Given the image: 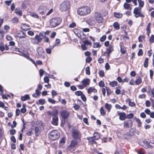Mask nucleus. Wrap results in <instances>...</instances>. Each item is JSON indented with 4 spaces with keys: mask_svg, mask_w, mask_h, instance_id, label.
I'll use <instances>...</instances> for the list:
<instances>
[{
    "mask_svg": "<svg viewBox=\"0 0 154 154\" xmlns=\"http://www.w3.org/2000/svg\"><path fill=\"white\" fill-rule=\"evenodd\" d=\"M91 11L90 7L88 6H83L79 8L77 10V13L81 16L86 15L89 14Z\"/></svg>",
    "mask_w": 154,
    "mask_h": 154,
    "instance_id": "nucleus-1",
    "label": "nucleus"
},
{
    "mask_svg": "<svg viewBox=\"0 0 154 154\" xmlns=\"http://www.w3.org/2000/svg\"><path fill=\"white\" fill-rule=\"evenodd\" d=\"M62 19L59 17H54L49 21V26L52 28H54L59 25L61 23Z\"/></svg>",
    "mask_w": 154,
    "mask_h": 154,
    "instance_id": "nucleus-2",
    "label": "nucleus"
},
{
    "mask_svg": "<svg viewBox=\"0 0 154 154\" xmlns=\"http://www.w3.org/2000/svg\"><path fill=\"white\" fill-rule=\"evenodd\" d=\"M60 134L57 130H53L48 133V137L50 139L52 140H55L60 137Z\"/></svg>",
    "mask_w": 154,
    "mask_h": 154,
    "instance_id": "nucleus-3",
    "label": "nucleus"
},
{
    "mask_svg": "<svg viewBox=\"0 0 154 154\" xmlns=\"http://www.w3.org/2000/svg\"><path fill=\"white\" fill-rule=\"evenodd\" d=\"M70 7L69 2L65 1L62 2L60 5V9L62 11H65L68 10Z\"/></svg>",
    "mask_w": 154,
    "mask_h": 154,
    "instance_id": "nucleus-4",
    "label": "nucleus"
},
{
    "mask_svg": "<svg viewBox=\"0 0 154 154\" xmlns=\"http://www.w3.org/2000/svg\"><path fill=\"white\" fill-rule=\"evenodd\" d=\"M78 145V142L75 140H72L68 147V149L71 152L74 151Z\"/></svg>",
    "mask_w": 154,
    "mask_h": 154,
    "instance_id": "nucleus-5",
    "label": "nucleus"
},
{
    "mask_svg": "<svg viewBox=\"0 0 154 154\" xmlns=\"http://www.w3.org/2000/svg\"><path fill=\"white\" fill-rule=\"evenodd\" d=\"M133 13L136 18L139 17H144V15L141 13V9L140 8H135L134 10Z\"/></svg>",
    "mask_w": 154,
    "mask_h": 154,
    "instance_id": "nucleus-6",
    "label": "nucleus"
},
{
    "mask_svg": "<svg viewBox=\"0 0 154 154\" xmlns=\"http://www.w3.org/2000/svg\"><path fill=\"white\" fill-rule=\"evenodd\" d=\"M90 81L89 79L88 78L85 79L82 81L81 82L82 83V85H79L78 86V87L79 89H82L88 85L90 83Z\"/></svg>",
    "mask_w": 154,
    "mask_h": 154,
    "instance_id": "nucleus-7",
    "label": "nucleus"
},
{
    "mask_svg": "<svg viewBox=\"0 0 154 154\" xmlns=\"http://www.w3.org/2000/svg\"><path fill=\"white\" fill-rule=\"evenodd\" d=\"M72 135L73 137L75 139H80L81 134L78 130L73 129L72 130Z\"/></svg>",
    "mask_w": 154,
    "mask_h": 154,
    "instance_id": "nucleus-8",
    "label": "nucleus"
},
{
    "mask_svg": "<svg viewBox=\"0 0 154 154\" xmlns=\"http://www.w3.org/2000/svg\"><path fill=\"white\" fill-rule=\"evenodd\" d=\"M94 18L98 23H101L103 21V19L101 14L98 12H96L94 14Z\"/></svg>",
    "mask_w": 154,
    "mask_h": 154,
    "instance_id": "nucleus-9",
    "label": "nucleus"
},
{
    "mask_svg": "<svg viewBox=\"0 0 154 154\" xmlns=\"http://www.w3.org/2000/svg\"><path fill=\"white\" fill-rule=\"evenodd\" d=\"M36 51L38 53V57H40L44 56L45 51L42 47H38L36 48Z\"/></svg>",
    "mask_w": 154,
    "mask_h": 154,
    "instance_id": "nucleus-10",
    "label": "nucleus"
},
{
    "mask_svg": "<svg viewBox=\"0 0 154 154\" xmlns=\"http://www.w3.org/2000/svg\"><path fill=\"white\" fill-rule=\"evenodd\" d=\"M113 50V45H110L108 48L106 49V51L104 53V55L107 57L109 56V54Z\"/></svg>",
    "mask_w": 154,
    "mask_h": 154,
    "instance_id": "nucleus-11",
    "label": "nucleus"
},
{
    "mask_svg": "<svg viewBox=\"0 0 154 154\" xmlns=\"http://www.w3.org/2000/svg\"><path fill=\"white\" fill-rule=\"evenodd\" d=\"M43 126L42 123H41L39 126L35 127V135L36 136H38L40 131V130L43 129Z\"/></svg>",
    "mask_w": 154,
    "mask_h": 154,
    "instance_id": "nucleus-12",
    "label": "nucleus"
},
{
    "mask_svg": "<svg viewBox=\"0 0 154 154\" xmlns=\"http://www.w3.org/2000/svg\"><path fill=\"white\" fill-rule=\"evenodd\" d=\"M60 115L63 119H65L67 118L69 116V113L68 111L63 110L61 111Z\"/></svg>",
    "mask_w": 154,
    "mask_h": 154,
    "instance_id": "nucleus-13",
    "label": "nucleus"
},
{
    "mask_svg": "<svg viewBox=\"0 0 154 154\" xmlns=\"http://www.w3.org/2000/svg\"><path fill=\"white\" fill-rule=\"evenodd\" d=\"M117 114L119 116V119L121 120H124L125 119L127 118L126 115L125 113L124 112H120L118 111L117 112Z\"/></svg>",
    "mask_w": 154,
    "mask_h": 154,
    "instance_id": "nucleus-14",
    "label": "nucleus"
},
{
    "mask_svg": "<svg viewBox=\"0 0 154 154\" xmlns=\"http://www.w3.org/2000/svg\"><path fill=\"white\" fill-rule=\"evenodd\" d=\"M58 117H53L51 121V123L53 125L57 126L58 125Z\"/></svg>",
    "mask_w": 154,
    "mask_h": 154,
    "instance_id": "nucleus-15",
    "label": "nucleus"
},
{
    "mask_svg": "<svg viewBox=\"0 0 154 154\" xmlns=\"http://www.w3.org/2000/svg\"><path fill=\"white\" fill-rule=\"evenodd\" d=\"M143 143L142 146L145 148H151L152 149L153 147V146L150 145L149 143L147 141H144Z\"/></svg>",
    "mask_w": 154,
    "mask_h": 154,
    "instance_id": "nucleus-16",
    "label": "nucleus"
},
{
    "mask_svg": "<svg viewBox=\"0 0 154 154\" xmlns=\"http://www.w3.org/2000/svg\"><path fill=\"white\" fill-rule=\"evenodd\" d=\"M47 8L45 7L41 6L38 8V11L40 14H45L47 11Z\"/></svg>",
    "mask_w": 154,
    "mask_h": 154,
    "instance_id": "nucleus-17",
    "label": "nucleus"
},
{
    "mask_svg": "<svg viewBox=\"0 0 154 154\" xmlns=\"http://www.w3.org/2000/svg\"><path fill=\"white\" fill-rule=\"evenodd\" d=\"M87 23L89 25L92 26L95 24L96 22L92 18H89L87 20Z\"/></svg>",
    "mask_w": 154,
    "mask_h": 154,
    "instance_id": "nucleus-18",
    "label": "nucleus"
},
{
    "mask_svg": "<svg viewBox=\"0 0 154 154\" xmlns=\"http://www.w3.org/2000/svg\"><path fill=\"white\" fill-rule=\"evenodd\" d=\"M21 28L24 31H27L30 29V26L26 24H23L21 26Z\"/></svg>",
    "mask_w": 154,
    "mask_h": 154,
    "instance_id": "nucleus-19",
    "label": "nucleus"
},
{
    "mask_svg": "<svg viewBox=\"0 0 154 154\" xmlns=\"http://www.w3.org/2000/svg\"><path fill=\"white\" fill-rule=\"evenodd\" d=\"M20 55L28 59H30L29 54L27 52H24L23 53H21Z\"/></svg>",
    "mask_w": 154,
    "mask_h": 154,
    "instance_id": "nucleus-20",
    "label": "nucleus"
},
{
    "mask_svg": "<svg viewBox=\"0 0 154 154\" xmlns=\"http://www.w3.org/2000/svg\"><path fill=\"white\" fill-rule=\"evenodd\" d=\"M129 123L131 124V127H132V121H131V120H128L127 122H124V127L125 128H129Z\"/></svg>",
    "mask_w": 154,
    "mask_h": 154,
    "instance_id": "nucleus-21",
    "label": "nucleus"
},
{
    "mask_svg": "<svg viewBox=\"0 0 154 154\" xmlns=\"http://www.w3.org/2000/svg\"><path fill=\"white\" fill-rule=\"evenodd\" d=\"M17 36L20 38H25L26 34L23 32L20 31L17 33Z\"/></svg>",
    "mask_w": 154,
    "mask_h": 154,
    "instance_id": "nucleus-22",
    "label": "nucleus"
},
{
    "mask_svg": "<svg viewBox=\"0 0 154 154\" xmlns=\"http://www.w3.org/2000/svg\"><path fill=\"white\" fill-rule=\"evenodd\" d=\"M104 107L107 110L108 112H109L110 111L112 108V105L111 104H109L108 103H105Z\"/></svg>",
    "mask_w": 154,
    "mask_h": 154,
    "instance_id": "nucleus-23",
    "label": "nucleus"
},
{
    "mask_svg": "<svg viewBox=\"0 0 154 154\" xmlns=\"http://www.w3.org/2000/svg\"><path fill=\"white\" fill-rule=\"evenodd\" d=\"M58 113V111L57 109H54L52 111L51 115L53 116V117H58L57 115Z\"/></svg>",
    "mask_w": 154,
    "mask_h": 154,
    "instance_id": "nucleus-24",
    "label": "nucleus"
},
{
    "mask_svg": "<svg viewBox=\"0 0 154 154\" xmlns=\"http://www.w3.org/2000/svg\"><path fill=\"white\" fill-rule=\"evenodd\" d=\"M139 4V7L138 8H140L141 9L144 5V2L142 0H137Z\"/></svg>",
    "mask_w": 154,
    "mask_h": 154,
    "instance_id": "nucleus-25",
    "label": "nucleus"
},
{
    "mask_svg": "<svg viewBox=\"0 0 154 154\" xmlns=\"http://www.w3.org/2000/svg\"><path fill=\"white\" fill-rule=\"evenodd\" d=\"M97 92V90L92 87H90L88 89V94H90L92 92L96 93Z\"/></svg>",
    "mask_w": 154,
    "mask_h": 154,
    "instance_id": "nucleus-26",
    "label": "nucleus"
},
{
    "mask_svg": "<svg viewBox=\"0 0 154 154\" xmlns=\"http://www.w3.org/2000/svg\"><path fill=\"white\" fill-rule=\"evenodd\" d=\"M21 99L22 101H24L27 100H29L30 97L28 94H26L22 97L21 98Z\"/></svg>",
    "mask_w": 154,
    "mask_h": 154,
    "instance_id": "nucleus-27",
    "label": "nucleus"
},
{
    "mask_svg": "<svg viewBox=\"0 0 154 154\" xmlns=\"http://www.w3.org/2000/svg\"><path fill=\"white\" fill-rule=\"evenodd\" d=\"M148 90L149 93H151L150 96L154 98V88L151 89L150 87L149 86Z\"/></svg>",
    "mask_w": 154,
    "mask_h": 154,
    "instance_id": "nucleus-28",
    "label": "nucleus"
},
{
    "mask_svg": "<svg viewBox=\"0 0 154 154\" xmlns=\"http://www.w3.org/2000/svg\"><path fill=\"white\" fill-rule=\"evenodd\" d=\"M40 91L38 90H35V93L32 94V96L35 98L37 97L40 94Z\"/></svg>",
    "mask_w": 154,
    "mask_h": 154,
    "instance_id": "nucleus-29",
    "label": "nucleus"
},
{
    "mask_svg": "<svg viewBox=\"0 0 154 154\" xmlns=\"http://www.w3.org/2000/svg\"><path fill=\"white\" fill-rule=\"evenodd\" d=\"M94 139L95 140H97L99 139L100 137V135L97 133H94L93 134V137Z\"/></svg>",
    "mask_w": 154,
    "mask_h": 154,
    "instance_id": "nucleus-30",
    "label": "nucleus"
},
{
    "mask_svg": "<svg viewBox=\"0 0 154 154\" xmlns=\"http://www.w3.org/2000/svg\"><path fill=\"white\" fill-rule=\"evenodd\" d=\"M113 26L116 30H119L120 29V26L119 23L117 22H115L113 24Z\"/></svg>",
    "mask_w": 154,
    "mask_h": 154,
    "instance_id": "nucleus-31",
    "label": "nucleus"
},
{
    "mask_svg": "<svg viewBox=\"0 0 154 154\" xmlns=\"http://www.w3.org/2000/svg\"><path fill=\"white\" fill-rule=\"evenodd\" d=\"M124 7L126 9H131V8L130 5L127 3H125L124 5Z\"/></svg>",
    "mask_w": 154,
    "mask_h": 154,
    "instance_id": "nucleus-32",
    "label": "nucleus"
},
{
    "mask_svg": "<svg viewBox=\"0 0 154 154\" xmlns=\"http://www.w3.org/2000/svg\"><path fill=\"white\" fill-rule=\"evenodd\" d=\"M142 82V79L140 77H139L135 81V83L137 85H139Z\"/></svg>",
    "mask_w": 154,
    "mask_h": 154,
    "instance_id": "nucleus-33",
    "label": "nucleus"
},
{
    "mask_svg": "<svg viewBox=\"0 0 154 154\" xmlns=\"http://www.w3.org/2000/svg\"><path fill=\"white\" fill-rule=\"evenodd\" d=\"M93 47L94 48H100L101 47V45L98 42H94L93 43Z\"/></svg>",
    "mask_w": 154,
    "mask_h": 154,
    "instance_id": "nucleus-34",
    "label": "nucleus"
},
{
    "mask_svg": "<svg viewBox=\"0 0 154 154\" xmlns=\"http://www.w3.org/2000/svg\"><path fill=\"white\" fill-rule=\"evenodd\" d=\"M45 103V100L44 99H40L38 100V102H37V104L43 105Z\"/></svg>",
    "mask_w": 154,
    "mask_h": 154,
    "instance_id": "nucleus-35",
    "label": "nucleus"
},
{
    "mask_svg": "<svg viewBox=\"0 0 154 154\" xmlns=\"http://www.w3.org/2000/svg\"><path fill=\"white\" fill-rule=\"evenodd\" d=\"M31 42L34 44L36 45L39 44L38 43L37 41V40L35 38H31Z\"/></svg>",
    "mask_w": 154,
    "mask_h": 154,
    "instance_id": "nucleus-36",
    "label": "nucleus"
},
{
    "mask_svg": "<svg viewBox=\"0 0 154 154\" xmlns=\"http://www.w3.org/2000/svg\"><path fill=\"white\" fill-rule=\"evenodd\" d=\"M127 102H129V106L133 107L135 105V104L133 102H131V100L130 99H128L126 100Z\"/></svg>",
    "mask_w": 154,
    "mask_h": 154,
    "instance_id": "nucleus-37",
    "label": "nucleus"
},
{
    "mask_svg": "<svg viewBox=\"0 0 154 154\" xmlns=\"http://www.w3.org/2000/svg\"><path fill=\"white\" fill-rule=\"evenodd\" d=\"M15 13L17 15L20 16H22V11L20 10L17 9V8H16L15 10Z\"/></svg>",
    "mask_w": 154,
    "mask_h": 154,
    "instance_id": "nucleus-38",
    "label": "nucleus"
},
{
    "mask_svg": "<svg viewBox=\"0 0 154 154\" xmlns=\"http://www.w3.org/2000/svg\"><path fill=\"white\" fill-rule=\"evenodd\" d=\"M145 36L144 35H141L139 37L138 40L139 42L145 41Z\"/></svg>",
    "mask_w": 154,
    "mask_h": 154,
    "instance_id": "nucleus-39",
    "label": "nucleus"
},
{
    "mask_svg": "<svg viewBox=\"0 0 154 154\" xmlns=\"http://www.w3.org/2000/svg\"><path fill=\"white\" fill-rule=\"evenodd\" d=\"M117 82L116 81H113L110 82L109 83V85L112 87H114L117 85Z\"/></svg>",
    "mask_w": 154,
    "mask_h": 154,
    "instance_id": "nucleus-40",
    "label": "nucleus"
},
{
    "mask_svg": "<svg viewBox=\"0 0 154 154\" xmlns=\"http://www.w3.org/2000/svg\"><path fill=\"white\" fill-rule=\"evenodd\" d=\"M149 59L148 58H146L144 62L143 65L145 67H147L148 65Z\"/></svg>",
    "mask_w": 154,
    "mask_h": 154,
    "instance_id": "nucleus-41",
    "label": "nucleus"
},
{
    "mask_svg": "<svg viewBox=\"0 0 154 154\" xmlns=\"http://www.w3.org/2000/svg\"><path fill=\"white\" fill-rule=\"evenodd\" d=\"M30 16L32 17H33L35 18H39L37 14L31 12L30 13Z\"/></svg>",
    "mask_w": 154,
    "mask_h": 154,
    "instance_id": "nucleus-42",
    "label": "nucleus"
},
{
    "mask_svg": "<svg viewBox=\"0 0 154 154\" xmlns=\"http://www.w3.org/2000/svg\"><path fill=\"white\" fill-rule=\"evenodd\" d=\"M114 16L116 18H119L122 16V14L119 13H115Z\"/></svg>",
    "mask_w": 154,
    "mask_h": 154,
    "instance_id": "nucleus-43",
    "label": "nucleus"
},
{
    "mask_svg": "<svg viewBox=\"0 0 154 154\" xmlns=\"http://www.w3.org/2000/svg\"><path fill=\"white\" fill-rule=\"evenodd\" d=\"M35 38H36V39L37 40V41L38 44L42 40V38H40V36L38 35H36L35 36Z\"/></svg>",
    "mask_w": 154,
    "mask_h": 154,
    "instance_id": "nucleus-44",
    "label": "nucleus"
},
{
    "mask_svg": "<svg viewBox=\"0 0 154 154\" xmlns=\"http://www.w3.org/2000/svg\"><path fill=\"white\" fill-rule=\"evenodd\" d=\"M94 138L93 137H88L87 139L89 140V141L92 144L94 143H96V142L94 140Z\"/></svg>",
    "mask_w": 154,
    "mask_h": 154,
    "instance_id": "nucleus-45",
    "label": "nucleus"
},
{
    "mask_svg": "<svg viewBox=\"0 0 154 154\" xmlns=\"http://www.w3.org/2000/svg\"><path fill=\"white\" fill-rule=\"evenodd\" d=\"M121 52L122 53L124 54L126 52V50L124 46H121Z\"/></svg>",
    "mask_w": 154,
    "mask_h": 154,
    "instance_id": "nucleus-46",
    "label": "nucleus"
},
{
    "mask_svg": "<svg viewBox=\"0 0 154 154\" xmlns=\"http://www.w3.org/2000/svg\"><path fill=\"white\" fill-rule=\"evenodd\" d=\"M100 112L102 116H104L106 114V112L103 107H101L100 109Z\"/></svg>",
    "mask_w": 154,
    "mask_h": 154,
    "instance_id": "nucleus-47",
    "label": "nucleus"
},
{
    "mask_svg": "<svg viewBox=\"0 0 154 154\" xmlns=\"http://www.w3.org/2000/svg\"><path fill=\"white\" fill-rule=\"evenodd\" d=\"M13 23H17L18 22V19L17 17H15L11 20Z\"/></svg>",
    "mask_w": 154,
    "mask_h": 154,
    "instance_id": "nucleus-48",
    "label": "nucleus"
},
{
    "mask_svg": "<svg viewBox=\"0 0 154 154\" xmlns=\"http://www.w3.org/2000/svg\"><path fill=\"white\" fill-rule=\"evenodd\" d=\"M60 43V39H57L56 40V42L54 44V45L52 47V48H53L54 47L58 46L59 45Z\"/></svg>",
    "mask_w": 154,
    "mask_h": 154,
    "instance_id": "nucleus-49",
    "label": "nucleus"
},
{
    "mask_svg": "<svg viewBox=\"0 0 154 154\" xmlns=\"http://www.w3.org/2000/svg\"><path fill=\"white\" fill-rule=\"evenodd\" d=\"M136 121L138 123V126L139 127H140L142 125V123L140 120L138 118L136 119Z\"/></svg>",
    "mask_w": 154,
    "mask_h": 154,
    "instance_id": "nucleus-50",
    "label": "nucleus"
},
{
    "mask_svg": "<svg viewBox=\"0 0 154 154\" xmlns=\"http://www.w3.org/2000/svg\"><path fill=\"white\" fill-rule=\"evenodd\" d=\"M83 43L85 44V45H91V43L90 42H89L88 40H86L83 42Z\"/></svg>",
    "mask_w": 154,
    "mask_h": 154,
    "instance_id": "nucleus-51",
    "label": "nucleus"
},
{
    "mask_svg": "<svg viewBox=\"0 0 154 154\" xmlns=\"http://www.w3.org/2000/svg\"><path fill=\"white\" fill-rule=\"evenodd\" d=\"M85 71L86 73L88 75H89L90 74V68L89 66H88L86 68Z\"/></svg>",
    "mask_w": 154,
    "mask_h": 154,
    "instance_id": "nucleus-52",
    "label": "nucleus"
},
{
    "mask_svg": "<svg viewBox=\"0 0 154 154\" xmlns=\"http://www.w3.org/2000/svg\"><path fill=\"white\" fill-rule=\"evenodd\" d=\"M120 87L118 88H116V90L115 91V93L117 94H119L120 93Z\"/></svg>",
    "mask_w": 154,
    "mask_h": 154,
    "instance_id": "nucleus-53",
    "label": "nucleus"
},
{
    "mask_svg": "<svg viewBox=\"0 0 154 154\" xmlns=\"http://www.w3.org/2000/svg\"><path fill=\"white\" fill-rule=\"evenodd\" d=\"M75 94L78 96H81L83 94L82 92L80 91H78L75 92Z\"/></svg>",
    "mask_w": 154,
    "mask_h": 154,
    "instance_id": "nucleus-54",
    "label": "nucleus"
},
{
    "mask_svg": "<svg viewBox=\"0 0 154 154\" xmlns=\"http://www.w3.org/2000/svg\"><path fill=\"white\" fill-rule=\"evenodd\" d=\"M48 101L50 103L52 104L55 103L56 102L54 100L50 98H48Z\"/></svg>",
    "mask_w": 154,
    "mask_h": 154,
    "instance_id": "nucleus-55",
    "label": "nucleus"
},
{
    "mask_svg": "<svg viewBox=\"0 0 154 154\" xmlns=\"http://www.w3.org/2000/svg\"><path fill=\"white\" fill-rule=\"evenodd\" d=\"M134 115L133 113H131L127 115V116H126V117L128 119H131L134 117Z\"/></svg>",
    "mask_w": 154,
    "mask_h": 154,
    "instance_id": "nucleus-56",
    "label": "nucleus"
},
{
    "mask_svg": "<svg viewBox=\"0 0 154 154\" xmlns=\"http://www.w3.org/2000/svg\"><path fill=\"white\" fill-rule=\"evenodd\" d=\"M149 42L150 43H152L154 42V35H152L150 38Z\"/></svg>",
    "mask_w": 154,
    "mask_h": 154,
    "instance_id": "nucleus-57",
    "label": "nucleus"
},
{
    "mask_svg": "<svg viewBox=\"0 0 154 154\" xmlns=\"http://www.w3.org/2000/svg\"><path fill=\"white\" fill-rule=\"evenodd\" d=\"M99 85L101 87H103L105 85L104 82L102 81H101L99 83Z\"/></svg>",
    "mask_w": 154,
    "mask_h": 154,
    "instance_id": "nucleus-58",
    "label": "nucleus"
},
{
    "mask_svg": "<svg viewBox=\"0 0 154 154\" xmlns=\"http://www.w3.org/2000/svg\"><path fill=\"white\" fill-rule=\"evenodd\" d=\"M23 107L20 110L21 112L23 113H24L26 112V109L24 105L23 106Z\"/></svg>",
    "mask_w": 154,
    "mask_h": 154,
    "instance_id": "nucleus-59",
    "label": "nucleus"
},
{
    "mask_svg": "<svg viewBox=\"0 0 154 154\" xmlns=\"http://www.w3.org/2000/svg\"><path fill=\"white\" fill-rule=\"evenodd\" d=\"M92 60L91 58L90 57H88L86 59V62L89 63Z\"/></svg>",
    "mask_w": 154,
    "mask_h": 154,
    "instance_id": "nucleus-60",
    "label": "nucleus"
},
{
    "mask_svg": "<svg viewBox=\"0 0 154 154\" xmlns=\"http://www.w3.org/2000/svg\"><path fill=\"white\" fill-rule=\"evenodd\" d=\"M44 80L45 83H48L49 82V79L48 77H45L44 78Z\"/></svg>",
    "mask_w": 154,
    "mask_h": 154,
    "instance_id": "nucleus-61",
    "label": "nucleus"
},
{
    "mask_svg": "<svg viewBox=\"0 0 154 154\" xmlns=\"http://www.w3.org/2000/svg\"><path fill=\"white\" fill-rule=\"evenodd\" d=\"M2 96V97L4 99H7L8 98V97H10V95H5L3 94H1Z\"/></svg>",
    "mask_w": 154,
    "mask_h": 154,
    "instance_id": "nucleus-62",
    "label": "nucleus"
},
{
    "mask_svg": "<svg viewBox=\"0 0 154 154\" xmlns=\"http://www.w3.org/2000/svg\"><path fill=\"white\" fill-rule=\"evenodd\" d=\"M99 75L102 77H103L104 75V72L102 70H100L99 71Z\"/></svg>",
    "mask_w": 154,
    "mask_h": 154,
    "instance_id": "nucleus-63",
    "label": "nucleus"
},
{
    "mask_svg": "<svg viewBox=\"0 0 154 154\" xmlns=\"http://www.w3.org/2000/svg\"><path fill=\"white\" fill-rule=\"evenodd\" d=\"M106 38V35H103L100 39V40L101 42H104Z\"/></svg>",
    "mask_w": 154,
    "mask_h": 154,
    "instance_id": "nucleus-64",
    "label": "nucleus"
}]
</instances>
